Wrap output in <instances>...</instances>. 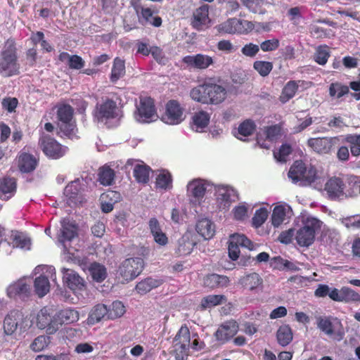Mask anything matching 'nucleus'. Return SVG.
<instances>
[{"mask_svg": "<svg viewBox=\"0 0 360 360\" xmlns=\"http://www.w3.org/2000/svg\"><path fill=\"white\" fill-rule=\"evenodd\" d=\"M288 175L293 184L301 186L313 185L315 188L320 189L318 184H321V179L318 177L316 169L311 165L306 167L302 161H295Z\"/></svg>", "mask_w": 360, "mask_h": 360, "instance_id": "obj_1", "label": "nucleus"}, {"mask_svg": "<svg viewBox=\"0 0 360 360\" xmlns=\"http://www.w3.org/2000/svg\"><path fill=\"white\" fill-rule=\"evenodd\" d=\"M17 49L13 39H7L0 51V73L4 77H11L19 73Z\"/></svg>", "mask_w": 360, "mask_h": 360, "instance_id": "obj_2", "label": "nucleus"}, {"mask_svg": "<svg viewBox=\"0 0 360 360\" xmlns=\"http://www.w3.org/2000/svg\"><path fill=\"white\" fill-rule=\"evenodd\" d=\"M73 108L68 104L58 105L57 119L59 134L71 139L77 138L75 121L73 120Z\"/></svg>", "mask_w": 360, "mask_h": 360, "instance_id": "obj_3", "label": "nucleus"}, {"mask_svg": "<svg viewBox=\"0 0 360 360\" xmlns=\"http://www.w3.org/2000/svg\"><path fill=\"white\" fill-rule=\"evenodd\" d=\"M302 221V226L297 230L295 239L299 245L309 247L313 243L316 232L321 229L322 221L312 216L304 217Z\"/></svg>", "mask_w": 360, "mask_h": 360, "instance_id": "obj_4", "label": "nucleus"}, {"mask_svg": "<svg viewBox=\"0 0 360 360\" xmlns=\"http://www.w3.org/2000/svg\"><path fill=\"white\" fill-rule=\"evenodd\" d=\"M30 327V321L21 311L18 310L10 311L4 321V330L7 335H12L15 333L21 335L27 332Z\"/></svg>", "mask_w": 360, "mask_h": 360, "instance_id": "obj_5", "label": "nucleus"}, {"mask_svg": "<svg viewBox=\"0 0 360 360\" xmlns=\"http://www.w3.org/2000/svg\"><path fill=\"white\" fill-rule=\"evenodd\" d=\"M87 190V181L84 178L71 181L64 189L65 201L70 207L81 205L84 202L83 193Z\"/></svg>", "mask_w": 360, "mask_h": 360, "instance_id": "obj_6", "label": "nucleus"}, {"mask_svg": "<svg viewBox=\"0 0 360 360\" xmlns=\"http://www.w3.org/2000/svg\"><path fill=\"white\" fill-rule=\"evenodd\" d=\"M94 116L98 122L107 123L108 120L117 119L121 115L116 102L106 98L102 103H97Z\"/></svg>", "mask_w": 360, "mask_h": 360, "instance_id": "obj_7", "label": "nucleus"}, {"mask_svg": "<svg viewBox=\"0 0 360 360\" xmlns=\"http://www.w3.org/2000/svg\"><path fill=\"white\" fill-rule=\"evenodd\" d=\"M253 28L252 22L236 18H229L215 27L219 33L230 34L247 33Z\"/></svg>", "mask_w": 360, "mask_h": 360, "instance_id": "obj_8", "label": "nucleus"}, {"mask_svg": "<svg viewBox=\"0 0 360 360\" xmlns=\"http://www.w3.org/2000/svg\"><path fill=\"white\" fill-rule=\"evenodd\" d=\"M157 117L154 101L151 98H140L139 103L136 105L134 112L135 120L141 123H149Z\"/></svg>", "mask_w": 360, "mask_h": 360, "instance_id": "obj_9", "label": "nucleus"}, {"mask_svg": "<svg viewBox=\"0 0 360 360\" xmlns=\"http://www.w3.org/2000/svg\"><path fill=\"white\" fill-rule=\"evenodd\" d=\"M39 144L47 157L56 160L63 157L68 149L48 135H42L39 139Z\"/></svg>", "mask_w": 360, "mask_h": 360, "instance_id": "obj_10", "label": "nucleus"}, {"mask_svg": "<svg viewBox=\"0 0 360 360\" xmlns=\"http://www.w3.org/2000/svg\"><path fill=\"white\" fill-rule=\"evenodd\" d=\"M191 337L188 328L181 326L175 337L174 354L176 360H186L188 356V349Z\"/></svg>", "mask_w": 360, "mask_h": 360, "instance_id": "obj_11", "label": "nucleus"}, {"mask_svg": "<svg viewBox=\"0 0 360 360\" xmlns=\"http://www.w3.org/2000/svg\"><path fill=\"white\" fill-rule=\"evenodd\" d=\"M143 260L140 257L125 259L120 266V274L126 281L137 277L143 271Z\"/></svg>", "mask_w": 360, "mask_h": 360, "instance_id": "obj_12", "label": "nucleus"}, {"mask_svg": "<svg viewBox=\"0 0 360 360\" xmlns=\"http://www.w3.org/2000/svg\"><path fill=\"white\" fill-rule=\"evenodd\" d=\"M210 184L202 179H195L187 185V193L191 203L200 205L207 191Z\"/></svg>", "mask_w": 360, "mask_h": 360, "instance_id": "obj_13", "label": "nucleus"}, {"mask_svg": "<svg viewBox=\"0 0 360 360\" xmlns=\"http://www.w3.org/2000/svg\"><path fill=\"white\" fill-rule=\"evenodd\" d=\"M217 207L221 210H228L231 203L238 199L237 192L231 187L218 185L215 187Z\"/></svg>", "mask_w": 360, "mask_h": 360, "instance_id": "obj_14", "label": "nucleus"}, {"mask_svg": "<svg viewBox=\"0 0 360 360\" xmlns=\"http://www.w3.org/2000/svg\"><path fill=\"white\" fill-rule=\"evenodd\" d=\"M346 184L339 177H332L325 184L324 191L331 200L340 201L346 199Z\"/></svg>", "mask_w": 360, "mask_h": 360, "instance_id": "obj_15", "label": "nucleus"}, {"mask_svg": "<svg viewBox=\"0 0 360 360\" xmlns=\"http://www.w3.org/2000/svg\"><path fill=\"white\" fill-rule=\"evenodd\" d=\"M340 136L311 138L308 139V146L319 154L329 153L333 147L340 143Z\"/></svg>", "mask_w": 360, "mask_h": 360, "instance_id": "obj_16", "label": "nucleus"}, {"mask_svg": "<svg viewBox=\"0 0 360 360\" xmlns=\"http://www.w3.org/2000/svg\"><path fill=\"white\" fill-rule=\"evenodd\" d=\"M184 118V109L180 103L175 100L169 101L166 105V111L162 117V120L169 124H178Z\"/></svg>", "mask_w": 360, "mask_h": 360, "instance_id": "obj_17", "label": "nucleus"}, {"mask_svg": "<svg viewBox=\"0 0 360 360\" xmlns=\"http://www.w3.org/2000/svg\"><path fill=\"white\" fill-rule=\"evenodd\" d=\"M63 283L75 294H80L85 290L86 283L84 280L75 271L63 268Z\"/></svg>", "mask_w": 360, "mask_h": 360, "instance_id": "obj_18", "label": "nucleus"}, {"mask_svg": "<svg viewBox=\"0 0 360 360\" xmlns=\"http://www.w3.org/2000/svg\"><path fill=\"white\" fill-rule=\"evenodd\" d=\"M37 326L39 329L46 328L49 334H53L58 330L56 316L52 317L49 309L46 307L41 309L37 314Z\"/></svg>", "mask_w": 360, "mask_h": 360, "instance_id": "obj_19", "label": "nucleus"}, {"mask_svg": "<svg viewBox=\"0 0 360 360\" xmlns=\"http://www.w3.org/2000/svg\"><path fill=\"white\" fill-rule=\"evenodd\" d=\"M317 327L321 331L329 336L336 335L342 338L344 335L341 322L337 319L333 323L329 318L319 317L317 318Z\"/></svg>", "mask_w": 360, "mask_h": 360, "instance_id": "obj_20", "label": "nucleus"}, {"mask_svg": "<svg viewBox=\"0 0 360 360\" xmlns=\"http://www.w3.org/2000/svg\"><path fill=\"white\" fill-rule=\"evenodd\" d=\"M238 283L245 289L252 292H258L263 289V278L256 272L247 274L242 276Z\"/></svg>", "mask_w": 360, "mask_h": 360, "instance_id": "obj_21", "label": "nucleus"}, {"mask_svg": "<svg viewBox=\"0 0 360 360\" xmlns=\"http://www.w3.org/2000/svg\"><path fill=\"white\" fill-rule=\"evenodd\" d=\"M195 234L192 231H186L177 241L176 252L180 256L189 255L196 245Z\"/></svg>", "mask_w": 360, "mask_h": 360, "instance_id": "obj_22", "label": "nucleus"}, {"mask_svg": "<svg viewBox=\"0 0 360 360\" xmlns=\"http://www.w3.org/2000/svg\"><path fill=\"white\" fill-rule=\"evenodd\" d=\"M30 294V281L27 283L24 278L19 279L16 282L11 283L7 288V295L11 298H17L24 300Z\"/></svg>", "mask_w": 360, "mask_h": 360, "instance_id": "obj_23", "label": "nucleus"}, {"mask_svg": "<svg viewBox=\"0 0 360 360\" xmlns=\"http://www.w3.org/2000/svg\"><path fill=\"white\" fill-rule=\"evenodd\" d=\"M134 167V176L139 183H147L149 181L150 168L137 160L129 159L125 165V168Z\"/></svg>", "mask_w": 360, "mask_h": 360, "instance_id": "obj_24", "label": "nucleus"}, {"mask_svg": "<svg viewBox=\"0 0 360 360\" xmlns=\"http://www.w3.org/2000/svg\"><path fill=\"white\" fill-rule=\"evenodd\" d=\"M238 331V325L235 321H226L215 333L216 339L224 343L232 338Z\"/></svg>", "mask_w": 360, "mask_h": 360, "instance_id": "obj_25", "label": "nucleus"}, {"mask_svg": "<svg viewBox=\"0 0 360 360\" xmlns=\"http://www.w3.org/2000/svg\"><path fill=\"white\" fill-rule=\"evenodd\" d=\"M182 61L186 64L188 67L201 70L207 68L213 63L212 57L201 53L186 56L183 58Z\"/></svg>", "mask_w": 360, "mask_h": 360, "instance_id": "obj_26", "label": "nucleus"}, {"mask_svg": "<svg viewBox=\"0 0 360 360\" xmlns=\"http://www.w3.org/2000/svg\"><path fill=\"white\" fill-rule=\"evenodd\" d=\"M209 104L218 105L224 102L227 96L226 88L221 85L207 82Z\"/></svg>", "mask_w": 360, "mask_h": 360, "instance_id": "obj_27", "label": "nucleus"}, {"mask_svg": "<svg viewBox=\"0 0 360 360\" xmlns=\"http://www.w3.org/2000/svg\"><path fill=\"white\" fill-rule=\"evenodd\" d=\"M62 228L58 236V241L63 244L66 249L65 243L72 240L77 236V228L69 219H64L61 221Z\"/></svg>", "mask_w": 360, "mask_h": 360, "instance_id": "obj_28", "label": "nucleus"}, {"mask_svg": "<svg viewBox=\"0 0 360 360\" xmlns=\"http://www.w3.org/2000/svg\"><path fill=\"white\" fill-rule=\"evenodd\" d=\"M195 230L204 239L210 240L215 234V225L208 218H201L196 222Z\"/></svg>", "mask_w": 360, "mask_h": 360, "instance_id": "obj_29", "label": "nucleus"}, {"mask_svg": "<svg viewBox=\"0 0 360 360\" xmlns=\"http://www.w3.org/2000/svg\"><path fill=\"white\" fill-rule=\"evenodd\" d=\"M210 115L207 112L200 110L192 117L191 128L196 132H203L209 124Z\"/></svg>", "mask_w": 360, "mask_h": 360, "instance_id": "obj_30", "label": "nucleus"}, {"mask_svg": "<svg viewBox=\"0 0 360 360\" xmlns=\"http://www.w3.org/2000/svg\"><path fill=\"white\" fill-rule=\"evenodd\" d=\"M58 326L62 324H69L79 320V312L72 308H66L58 311L56 315Z\"/></svg>", "mask_w": 360, "mask_h": 360, "instance_id": "obj_31", "label": "nucleus"}, {"mask_svg": "<svg viewBox=\"0 0 360 360\" xmlns=\"http://www.w3.org/2000/svg\"><path fill=\"white\" fill-rule=\"evenodd\" d=\"M136 12L139 15V21L142 24L148 23L158 27L162 25V18L159 16H153V11L150 8L141 7Z\"/></svg>", "mask_w": 360, "mask_h": 360, "instance_id": "obj_32", "label": "nucleus"}, {"mask_svg": "<svg viewBox=\"0 0 360 360\" xmlns=\"http://www.w3.org/2000/svg\"><path fill=\"white\" fill-rule=\"evenodd\" d=\"M16 191L15 179L6 177L0 181V198L4 200L10 199Z\"/></svg>", "mask_w": 360, "mask_h": 360, "instance_id": "obj_33", "label": "nucleus"}, {"mask_svg": "<svg viewBox=\"0 0 360 360\" xmlns=\"http://www.w3.org/2000/svg\"><path fill=\"white\" fill-rule=\"evenodd\" d=\"M208 94L209 91L207 82L193 88L190 91L191 99L202 104L209 105Z\"/></svg>", "mask_w": 360, "mask_h": 360, "instance_id": "obj_34", "label": "nucleus"}, {"mask_svg": "<svg viewBox=\"0 0 360 360\" xmlns=\"http://www.w3.org/2000/svg\"><path fill=\"white\" fill-rule=\"evenodd\" d=\"M208 8L205 6H201L193 13L191 25L195 29L202 30L208 22Z\"/></svg>", "mask_w": 360, "mask_h": 360, "instance_id": "obj_35", "label": "nucleus"}, {"mask_svg": "<svg viewBox=\"0 0 360 360\" xmlns=\"http://www.w3.org/2000/svg\"><path fill=\"white\" fill-rule=\"evenodd\" d=\"M162 281L161 279L148 277L144 280L139 282L136 285V290L140 295H145L151 290L161 285Z\"/></svg>", "mask_w": 360, "mask_h": 360, "instance_id": "obj_36", "label": "nucleus"}, {"mask_svg": "<svg viewBox=\"0 0 360 360\" xmlns=\"http://www.w3.org/2000/svg\"><path fill=\"white\" fill-rule=\"evenodd\" d=\"M229 283V278L226 276L217 274L207 275L204 278V285L210 288L226 287Z\"/></svg>", "mask_w": 360, "mask_h": 360, "instance_id": "obj_37", "label": "nucleus"}, {"mask_svg": "<svg viewBox=\"0 0 360 360\" xmlns=\"http://www.w3.org/2000/svg\"><path fill=\"white\" fill-rule=\"evenodd\" d=\"M291 212L290 207L287 205L276 206L271 215L272 224L275 227L279 226L285 220L286 217Z\"/></svg>", "mask_w": 360, "mask_h": 360, "instance_id": "obj_38", "label": "nucleus"}, {"mask_svg": "<svg viewBox=\"0 0 360 360\" xmlns=\"http://www.w3.org/2000/svg\"><path fill=\"white\" fill-rule=\"evenodd\" d=\"M108 307L105 304H97L91 311L89 317L88 323L94 325L99 322L103 318L107 317L108 319Z\"/></svg>", "mask_w": 360, "mask_h": 360, "instance_id": "obj_39", "label": "nucleus"}, {"mask_svg": "<svg viewBox=\"0 0 360 360\" xmlns=\"http://www.w3.org/2000/svg\"><path fill=\"white\" fill-rule=\"evenodd\" d=\"M37 161L36 158L28 153H23L19 158V167L22 172H30L33 171L37 166Z\"/></svg>", "mask_w": 360, "mask_h": 360, "instance_id": "obj_40", "label": "nucleus"}, {"mask_svg": "<svg viewBox=\"0 0 360 360\" xmlns=\"http://www.w3.org/2000/svg\"><path fill=\"white\" fill-rule=\"evenodd\" d=\"M11 239L13 248H18L24 250L30 249V240L24 233L18 231H12Z\"/></svg>", "mask_w": 360, "mask_h": 360, "instance_id": "obj_41", "label": "nucleus"}, {"mask_svg": "<svg viewBox=\"0 0 360 360\" xmlns=\"http://www.w3.org/2000/svg\"><path fill=\"white\" fill-rule=\"evenodd\" d=\"M345 193L346 199L353 198L360 193V178L356 176L347 179Z\"/></svg>", "mask_w": 360, "mask_h": 360, "instance_id": "obj_42", "label": "nucleus"}, {"mask_svg": "<svg viewBox=\"0 0 360 360\" xmlns=\"http://www.w3.org/2000/svg\"><path fill=\"white\" fill-rule=\"evenodd\" d=\"M34 290L40 297L46 295L50 290V283L47 276L40 275L37 277L34 283Z\"/></svg>", "mask_w": 360, "mask_h": 360, "instance_id": "obj_43", "label": "nucleus"}, {"mask_svg": "<svg viewBox=\"0 0 360 360\" xmlns=\"http://www.w3.org/2000/svg\"><path fill=\"white\" fill-rule=\"evenodd\" d=\"M276 338L281 346L285 347L288 345L292 340V332L289 326H281L277 330Z\"/></svg>", "mask_w": 360, "mask_h": 360, "instance_id": "obj_44", "label": "nucleus"}, {"mask_svg": "<svg viewBox=\"0 0 360 360\" xmlns=\"http://www.w3.org/2000/svg\"><path fill=\"white\" fill-rule=\"evenodd\" d=\"M125 74V65L124 61L119 58L114 59L113 65L111 70L110 81L116 82L122 78Z\"/></svg>", "mask_w": 360, "mask_h": 360, "instance_id": "obj_45", "label": "nucleus"}, {"mask_svg": "<svg viewBox=\"0 0 360 360\" xmlns=\"http://www.w3.org/2000/svg\"><path fill=\"white\" fill-rule=\"evenodd\" d=\"M300 81H295L291 80L287 82V84L284 86L281 95L280 96V101L285 103L288 102L290 99L294 97L295 93L298 89V82Z\"/></svg>", "mask_w": 360, "mask_h": 360, "instance_id": "obj_46", "label": "nucleus"}, {"mask_svg": "<svg viewBox=\"0 0 360 360\" xmlns=\"http://www.w3.org/2000/svg\"><path fill=\"white\" fill-rule=\"evenodd\" d=\"M115 179V172L109 166L101 167L98 170V181L103 186L111 185Z\"/></svg>", "mask_w": 360, "mask_h": 360, "instance_id": "obj_47", "label": "nucleus"}, {"mask_svg": "<svg viewBox=\"0 0 360 360\" xmlns=\"http://www.w3.org/2000/svg\"><path fill=\"white\" fill-rule=\"evenodd\" d=\"M226 298L223 295H210L203 297L201 300L202 309L212 308L226 302Z\"/></svg>", "mask_w": 360, "mask_h": 360, "instance_id": "obj_48", "label": "nucleus"}, {"mask_svg": "<svg viewBox=\"0 0 360 360\" xmlns=\"http://www.w3.org/2000/svg\"><path fill=\"white\" fill-rule=\"evenodd\" d=\"M349 91V86L338 82L331 83L328 89L330 96L337 99L347 95Z\"/></svg>", "mask_w": 360, "mask_h": 360, "instance_id": "obj_49", "label": "nucleus"}, {"mask_svg": "<svg viewBox=\"0 0 360 360\" xmlns=\"http://www.w3.org/2000/svg\"><path fill=\"white\" fill-rule=\"evenodd\" d=\"M156 186L163 190H169L172 187V178L171 174L162 170L156 178Z\"/></svg>", "mask_w": 360, "mask_h": 360, "instance_id": "obj_50", "label": "nucleus"}, {"mask_svg": "<svg viewBox=\"0 0 360 360\" xmlns=\"http://www.w3.org/2000/svg\"><path fill=\"white\" fill-rule=\"evenodd\" d=\"M256 125L250 120H246L243 122L238 128V139L243 140L244 137L250 136L255 130Z\"/></svg>", "mask_w": 360, "mask_h": 360, "instance_id": "obj_51", "label": "nucleus"}, {"mask_svg": "<svg viewBox=\"0 0 360 360\" xmlns=\"http://www.w3.org/2000/svg\"><path fill=\"white\" fill-rule=\"evenodd\" d=\"M89 271L92 278L97 282H101L106 278V269L98 263H92L89 267Z\"/></svg>", "mask_w": 360, "mask_h": 360, "instance_id": "obj_52", "label": "nucleus"}, {"mask_svg": "<svg viewBox=\"0 0 360 360\" xmlns=\"http://www.w3.org/2000/svg\"><path fill=\"white\" fill-rule=\"evenodd\" d=\"M345 141L349 144L350 151L353 156L360 155V134H347Z\"/></svg>", "mask_w": 360, "mask_h": 360, "instance_id": "obj_53", "label": "nucleus"}, {"mask_svg": "<svg viewBox=\"0 0 360 360\" xmlns=\"http://www.w3.org/2000/svg\"><path fill=\"white\" fill-rule=\"evenodd\" d=\"M108 319H110L119 318L125 312L124 306L120 301L113 302L110 307L108 308Z\"/></svg>", "mask_w": 360, "mask_h": 360, "instance_id": "obj_54", "label": "nucleus"}, {"mask_svg": "<svg viewBox=\"0 0 360 360\" xmlns=\"http://www.w3.org/2000/svg\"><path fill=\"white\" fill-rule=\"evenodd\" d=\"M229 241L231 242V244H236L239 247L246 248L249 250H252L253 248V244L251 240L242 234L235 233L231 235Z\"/></svg>", "mask_w": 360, "mask_h": 360, "instance_id": "obj_55", "label": "nucleus"}, {"mask_svg": "<svg viewBox=\"0 0 360 360\" xmlns=\"http://www.w3.org/2000/svg\"><path fill=\"white\" fill-rule=\"evenodd\" d=\"M330 56V52L327 46H319L314 53V60L319 65H325Z\"/></svg>", "mask_w": 360, "mask_h": 360, "instance_id": "obj_56", "label": "nucleus"}, {"mask_svg": "<svg viewBox=\"0 0 360 360\" xmlns=\"http://www.w3.org/2000/svg\"><path fill=\"white\" fill-rule=\"evenodd\" d=\"M49 343V338L46 335H39L34 338L30 344V348L34 352H39L44 349Z\"/></svg>", "mask_w": 360, "mask_h": 360, "instance_id": "obj_57", "label": "nucleus"}, {"mask_svg": "<svg viewBox=\"0 0 360 360\" xmlns=\"http://www.w3.org/2000/svg\"><path fill=\"white\" fill-rule=\"evenodd\" d=\"M254 69L262 76H267L273 69V63L269 61L257 60L253 64Z\"/></svg>", "mask_w": 360, "mask_h": 360, "instance_id": "obj_58", "label": "nucleus"}, {"mask_svg": "<svg viewBox=\"0 0 360 360\" xmlns=\"http://www.w3.org/2000/svg\"><path fill=\"white\" fill-rule=\"evenodd\" d=\"M290 153V146L288 144H283L277 151H274V156L278 162H285Z\"/></svg>", "mask_w": 360, "mask_h": 360, "instance_id": "obj_59", "label": "nucleus"}, {"mask_svg": "<svg viewBox=\"0 0 360 360\" xmlns=\"http://www.w3.org/2000/svg\"><path fill=\"white\" fill-rule=\"evenodd\" d=\"M268 212L265 208L257 210L252 218V225L257 228L262 226L266 220Z\"/></svg>", "mask_w": 360, "mask_h": 360, "instance_id": "obj_60", "label": "nucleus"}, {"mask_svg": "<svg viewBox=\"0 0 360 360\" xmlns=\"http://www.w3.org/2000/svg\"><path fill=\"white\" fill-rule=\"evenodd\" d=\"M342 302H360V294L347 287L342 288Z\"/></svg>", "mask_w": 360, "mask_h": 360, "instance_id": "obj_61", "label": "nucleus"}, {"mask_svg": "<svg viewBox=\"0 0 360 360\" xmlns=\"http://www.w3.org/2000/svg\"><path fill=\"white\" fill-rule=\"evenodd\" d=\"M279 45V40L278 39L273 38L262 41L260 44V48L264 52L273 51L276 50L278 48Z\"/></svg>", "mask_w": 360, "mask_h": 360, "instance_id": "obj_62", "label": "nucleus"}, {"mask_svg": "<svg viewBox=\"0 0 360 360\" xmlns=\"http://www.w3.org/2000/svg\"><path fill=\"white\" fill-rule=\"evenodd\" d=\"M259 51V46L252 43L245 44L241 49L242 53L250 58L255 57Z\"/></svg>", "mask_w": 360, "mask_h": 360, "instance_id": "obj_63", "label": "nucleus"}, {"mask_svg": "<svg viewBox=\"0 0 360 360\" xmlns=\"http://www.w3.org/2000/svg\"><path fill=\"white\" fill-rule=\"evenodd\" d=\"M248 207L245 204H241L233 210V217L236 220H244L248 217Z\"/></svg>", "mask_w": 360, "mask_h": 360, "instance_id": "obj_64", "label": "nucleus"}]
</instances>
